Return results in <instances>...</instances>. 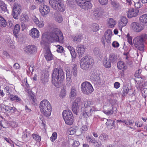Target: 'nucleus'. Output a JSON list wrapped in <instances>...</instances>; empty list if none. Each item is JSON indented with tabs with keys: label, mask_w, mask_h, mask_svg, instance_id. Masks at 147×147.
I'll return each mask as SVG.
<instances>
[{
	"label": "nucleus",
	"mask_w": 147,
	"mask_h": 147,
	"mask_svg": "<svg viewBox=\"0 0 147 147\" xmlns=\"http://www.w3.org/2000/svg\"><path fill=\"white\" fill-rule=\"evenodd\" d=\"M108 0H98L99 3L102 5H106L108 3Z\"/></svg>",
	"instance_id": "nucleus-56"
},
{
	"label": "nucleus",
	"mask_w": 147,
	"mask_h": 147,
	"mask_svg": "<svg viewBox=\"0 0 147 147\" xmlns=\"http://www.w3.org/2000/svg\"><path fill=\"white\" fill-rule=\"evenodd\" d=\"M120 84L118 82H115L114 84V87L116 89L118 88L120 86Z\"/></svg>",
	"instance_id": "nucleus-64"
},
{
	"label": "nucleus",
	"mask_w": 147,
	"mask_h": 147,
	"mask_svg": "<svg viewBox=\"0 0 147 147\" xmlns=\"http://www.w3.org/2000/svg\"><path fill=\"white\" fill-rule=\"evenodd\" d=\"M93 102L88 100H86L83 102L81 106V111L83 115L86 119L88 118L91 115L93 112L96 111V108L93 106Z\"/></svg>",
	"instance_id": "nucleus-2"
},
{
	"label": "nucleus",
	"mask_w": 147,
	"mask_h": 147,
	"mask_svg": "<svg viewBox=\"0 0 147 147\" xmlns=\"http://www.w3.org/2000/svg\"><path fill=\"white\" fill-rule=\"evenodd\" d=\"M99 138L102 141H104L105 140H107L108 138V136L105 134L103 133L100 134L99 137Z\"/></svg>",
	"instance_id": "nucleus-43"
},
{
	"label": "nucleus",
	"mask_w": 147,
	"mask_h": 147,
	"mask_svg": "<svg viewBox=\"0 0 147 147\" xmlns=\"http://www.w3.org/2000/svg\"><path fill=\"white\" fill-rule=\"evenodd\" d=\"M62 115L66 124L71 125L73 124L74 117L70 110H66L63 111L62 113Z\"/></svg>",
	"instance_id": "nucleus-7"
},
{
	"label": "nucleus",
	"mask_w": 147,
	"mask_h": 147,
	"mask_svg": "<svg viewBox=\"0 0 147 147\" xmlns=\"http://www.w3.org/2000/svg\"><path fill=\"white\" fill-rule=\"evenodd\" d=\"M134 5L136 8L138 9L141 7L142 5L140 2H138L136 3H134Z\"/></svg>",
	"instance_id": "nucleus-58"
},
{
	"label": "nucleus",
	"mask_w": 147,
	"mask_h": 147,
	"mask_svg": "<svg viewBox=\"0 0 147 147\" xmlns=\"http://www.w3.org/2000/svg\"><path fill=\"white\" fill-rule=\"evenodd\" d=\"M4 91L8 95L12 92L11 89L8 86H6L4 88Z\"/></svg>",
	"instance_id": "nucleus-48"
},
{
	"label": "nucleus",
	"mask_w": 147,
	"mask_h": 147,
	"mask_svg": "<svg viewBox=\"0 0 147 147\" xmlns=\"http://www.w3.org/2000/svg\"><path fill=\"white\" fill-rule=\"evenodd\" d=\"M70 52L72 57L73 58H75L76 56V54L75 50L74 49V51H72Z\"/></svg>",
	"instance_id": "nucleus-63"
},
{
	"label": "nucleus",
	"mask_w": 147,
	"mask_h": 147,
	"mask_svg": "<svg viewBox=\"0 0 147 147\" xmlns=\"http://www.w3.org/2000/svg\"><path fill=\"white\" fill-rule=\"evenodd\" d=\"M54 17L55 20L59 23L63 21V18L61 14L58 12L54 13Z\"/></svg>",
	"instance_id": "nucleus-29"
},
{
	"label": "nucleus",
	"mask_w": 147,
	"mask_h": 147,
	"mask_svg": "<svg viewBox=\"0 0 147 147\" xmlns=\"http://www.w3.org/2000/svg\"><path fill=\"white\" fill-rule=\"evenodd\" d=\"M73 102L80 106L82 103L81 98L79 97H77Z\"/></svg>",
	"instance_id": "nucleus-45"
},
{
	"label": "nucleus",
	"mask_w": 147,
	"mask_h": 147,
	"mask_svg": "<svg viewBox=\"0 0 147 147\" xmlns=\"http://www.w3.org/2000/svg\"><path fill=\"white\" fill-rule=\"evenodd\" d=\"M138 13L137 10H134L132 9H130L127 13V16L128 18H131L133 17H136Z\"/></svg>",
	"instance_id": "nucleus-20"
},
{
	"label": "nucleus",
	"mask_w": 147,
	"mask_h": 147,
	"mask_svg": "<svg viewBox=\"0 0 147 147\" xmlns=\"http://www.w3.org/2000/svg\"><path fill=\"white\" fill-rule=\"evenodd\" d=\"M37 49L36 46L33 45L26 46L24 48V52L26 54L30 55L36 52Z\"/></svg>",
	"instance_id": "nucleus-11"
},
{
	"label": "nucleus",
	"mask_w": 147,
	"mask_h": 147,
	"mask_svg": "<svg viewBox=\"0 0 147 147\" xmlns=\"http://www.w3.org/2000/svg\"><path fill=\"white\" fill-rule=\"evenodd\" d=\"M64 78V74L61 68H55L52 75V82L54 85L57 88L60 87L62 85Z\"/></svg>",
	"instance_id": "nucleus-1"
},
{
	"label": "nucleus",
	"mask_w": 147,
	"mask_h": 147,
	"mask_svg": "<svg viewBox=\"0 0 147 147\" xmlns=\"http://www.w3.org/2000/svg\"><path fill=\"white\" fill-rule=\"evenodd\" d=\"M49 3L51 7L55 10L61 12L65 11V7L60 0H50Z\"/></svg>",
	"instance_id": "nucleus-8"
},
{
	"label": "nucleus",
	"mask_w": 147,
	"mask_h": 147,
	"mask_svg": "<svg viewBox=\"0 0 147 147\" xmlns=\"http://www.w3.org/2000/svg\"><path fill=\"white\" fill-rule=\"evenodd\" d=\"M76 51L80 57H81L85 52V48L83 45L80 44L78 45L76 48Z\"/></svg>",
	"instance_id": "nucleus-14"
},
{
	"label": "nucleus",
	"mask_w": 147,
	"mask_h": 147,
	"mask_svg": "<svg viewBox=\"0 0 147 147\" xmlns=\"http://www.w3.org/2000/svg\"><path fill=\"white\" fill-rule=\"evenodd\" d=\"M34 21L36 25L40 28L42 27L44 25V22L42 21H39L36 17L34 19Z\"/></svg>",
	"instance_id": "nucleus-34"
},
{
	"label": "nucleus",
	"mask_w": 147,
	"mask_h": 147,
	"mask_svg": "<svg viewBox=\"0 0 147 147\" xmlns=\"http://www.w3.org/2000/svg\"><path fill=\"white\" fill-rule=\"evenodd\" d=\"M7 22L3 18V20H2L0 22V27H5L7 25Z\"/></svg>",
	"instance_id": "nucleus-49"
},
{
	"label": "nucleus",
	"mask_w": 147,
	"mask_h": 147,
	"mask_svg": "<svg viewBox=\"0 0 147 147\" xmlns=\"http://www.w3.org/2000/svg\"><path fill=\"white\" fill-rule=\"evenodd\" d=\"M66 94L65 90L64 89H62L60 92V96L62 98H63L65 96Z\"/></svg>",
	"instance_id": "nucleus-51"
},
{
	"label": "nucleus",
	"mask_w": 147,
	"mask_h": 147,
	"mask_svg": "<svg viewBox=\"0 0 147 147\" xmlns=\"http://www.w3.org/2000/svg\"><path fill=\"white\" fill-rule=\"evenodd\" d=\"M147 40V34L143 33L136 37L133 40V43L136 47L138 50L143 51L144 50V43Z\"/></svg>",
	"instance_id": "nucleus-3"
},
{
	"label": "nucleus",
	"mask_w": 147,
	"mask_h": 147,
	"mask_svg": "<svg viewBox=\"0 0 147 147\" xmlns=\"http://www.w3.org/2000/svg\"><path fill=\"white\" fill-rule=\"evenodd\" d=\"M11 107L8 105L4 106L3 107V109L5 110L6 112L9 113Z\"/></svg>",
	"instance_id": "nucleus-57"
},
{
	"label": "nucleus",
	"mask_w": 147,
	"mask_h": 147,
	"mask_svg": "<svg viewBox=\"0 0 147 147\" xmlns=\"http://www.w3.org/2000/svg\"><path fill=\"white\" fill-rule=\"evenodd\" d=\"M80 63L82 69L87 70L92 67L93 65V59L89 56H86L81 59Z\"/></svg>",
	"instance_id": "nucleus-6"
},
{
	"label": "nucleus",
	"mask_w": 147,
	"mask_h": 147,
	"mask_svg": "<svg viewBox=\"0 0 147 147\" xmlns=\"http://www.w3.org/2000/svg\"><path fill=\"white\" fill-rule=\"evenodd\" d=\"M36 3L38 5H42L44 4L45 0H35Z\"/></svg>",
	"instance_id": "nucleus-62"
},
{
	"label": "nucleus",
	"mask_w": 147,
	"mask_h": 147,
	"mask_svg": "<svg viewBox=\"0 0 147 147\" xmlns=\"http://www.w3.org/2000/svg\"><path fill=\"white\" fill-rule=\"evenodd\" d=\"M79 142L77 141H74L73 144H72L73 147H78L80 145Z\"/></svg>",
	"instance_id": "nucleus-60"
},
{
	"label": "nucleus",
	"mask_w": 147,
	"mask_h": 147,
	"mask_svg": "<svg viewBox=\"0 0 147 147\" xmlns=\"http://www.w3.org/2000/svg\"><path fill=\"white\" fill-rule=\"evenodd\" d=\"M49 37L46 36L49 40L55 42H59L60 43L63 42V36L61 31L58 28H54L49 34Z\"/></svg>",
	"instance_id": "nucleus-4"
},
{
	"label": "nucleus",
	"mask_w": 147,
	"mask_h": 147,
	"mask_svg": "<svg viewBox=\"0 0 147 147\" xmlns=\"http://www.w3.org/2000/svg\"><path fill=\"white\" fill-rule=\"evenodd\" d=\"M132 30L136 32H140L144 28V26L136 22H133L131 25Z\"/></svg>",
	"instance_id": "nucleus-12"
},
{
	"label": "nucleus",
	"mask_w": 147,
	"mask_h": 147,
	"mask_svg": "<svg viewBox=\"0 0 147 147\" xmlns=\"http://www.w3.org/2000/svg\"><path fill=\"white\" fill-rule=\"evenodd\" d=\"M99 29L98 25L96 24H94L92 27V29L93 32H96L98 31Z\"/></svg>",
	"instance_id": "nucleus-47"
},
{
	"label": "nucleus",
	"mask_w": 147,
	"mask_h": 147,
	"mask_svg": "<svg viewBox=\"0 0 147 147\" xmlns=\"http://www.w3.org/2000/svg\"><path fill=\"white\" fill-rule=\"evenodd\" d=\"M21 7L20 4L14 3L13 6L12 15L14 18L18 19L21 12Z\"/></svg>",
	"instance_id": "nucleus-10"
},
{
	"label": "nucleus",
	"mask_w": 147,
	"mask_h": 147,
	"mask_svg": "<svg viewBox=\"0 0 147 147\" xmlns=\"http://www.w3.org/2000/svg\"><path fill=\"white\" fill-rule=\"evenodd\" d=\"M123 90L122 91L123 94L124 95H125L128 93L129 91V89L128 87L125 86H124L123 87Z\"/></svg>",
	"instance_id": "nucleus-46"
},
{
	"label": "nucleus",
	"mask_w": 147,
	"mask_h": 147,
	"mask_svg": "<svg viewBox=\"0 0 147 147\" xmlns=\"http://www.w3.org/2000/svg\"><path fill=\"white\" fill-rule=\"evenodd\" d=\"M30 35L33 38H38L39 36V32L37 29L33 28L31 30Z\"/></svg>",
	"instance_id": "nucleus-22"
},
{
	"label": "nucleus",
	"mask_w": 147,
	"mask_h": 147,
	"mask_svg": "<svg viewBox=\"0 0 147 147\" xmlns=\"http://www.w3.org/2000/svg\"><path fill=\"white\" fill-rule=\"evenodd\" d=\"M117 55L116 54L112 53L110 55L109 60L112 63H116L117 60Z\"/></svg>",
	"instance_id": "nucleus-32"
},
{
	"label": "nucleus",
	"mask_w": 147,
	"mask_h": 147,
	"mask_svg": "<svg viewBox=\"0 0 147 147\" xmlns=\"http://www.w3.org/2000/svg\"><path fill=\"white\" fill-rule=\"evenodd\" d=\"M87 140L89 143H91L96 146H98V142L95 140V139L93 137L88 136L86 137Z\"/></svg>",
	"instance_id": "nucleus-28"
},
{
	"label": "nucleus",
	"mask_w": 147,
	"mask_h": 147,
	"mask_svg": "<svg viewBox=\"0 0 147 147\" xmlns=\"http://www.w3.org/2000/svg\"><path fill=\"white\" fill-rule=\"evenodd\" d=\"M0 9L3 11H5L6 9V5L5 3L3 1L0 0Z\"/></svg>",
	"instance_id": "nucleus-42"
},
{
	"label": "nucleus",
	"mask_w": 147,
	"mask_h": 147,
	"mask_svg": "<svg viewBox=\"0 0 147 147\" xmlns=\"http://www.w3.org/2000/svg\"><path fill=\"white\" fill-rule=\"evenodd\" d=\"M17 112V115H19L20 114V113L18 112L17 109L14 107H11L9 113H11L12 115H14L15 113Z\"/></svg>",
	"instance_id": "nucleus-39"
},
{
	"label": "nucleus",
	"mask_w": 147,
	"mask_h": 147,
	"mask_svg": "<svg viewBox=\"0 0 147 147\" xmlns=\"http://www.w3.org/2000/svg\"><path fill=\"white\" fill-rule=\"evenodd\" d=\"M86 0H76V1L78 5L80 6Z\"/></svg>",
	"instance_id": "nucleus-59"
},
{
	"label": "nucleus",
	"mask_w": 147,
	"mask_h": 147,
	"mask_svg": "<svg viewBox=\"0 0 147 147\" xmlns=\"http://www.w3.org/2000/svg\"><path fill=\"white\" fill-rule=\"evenodd\" d=\"M79 106L73 102L72 104V109L73 113L77 115L78 113Z\"/></svg>",
	"instance_id": "nucleus-33"
},
{
	"label": "nucleus",
	"mask_w": 147,
	"mask_h": 147,
	"mask_svg": "<svg viewBox=\"0 0 147 147\" xmlns=\"http://www.w3.org/2000/svg\"><path fill=\"white\" fill-rule=\"evenodd\" d=\"M112 45V46L115 48L118 47L119 45V43L116 41H114L113 42Z\"/></svg>",
	"instance_id": "nucleus-61"
},
{
	"label": "nucleus",
	"mask_w": 147,
	"mask_h": 147,
	"mask_svg": "<svg viewBox=\"0 0 147 147\" xmlns=\"http://www.w3.org/2000/svg\"><path fill=\"white\" fill-rule=\"evenodd\" d=\"M127 37L128 42L130 45H133L132 42V37L130 36L129 34H128L127 35Z\"/></svg>",
	"instance_id": "nucleus-55"
},
{
	"label": "nucleus",
	"mask_w": 147,
	"mask_h": 147,
	"mask_svg": "<svg viewBox=\"0 0 147 147\" xmlns=\"http://www.w3.org/2000/svg\"><path fill=\"white\" fill-rule=\"evenodd\" d=\"M117 66L118 69H127V67L125 66V63L122 61H120L118 62Z\"/></svg>",
	"instance_id": "nucleus-35"
},
{
	"label": "nucleus",
	"mask_w": 147,
	"mask_h": 147,
	"mask_svg": "<svg viewBox=\"0 0 147 147\" xmlns=\"http://www.w3.org/2000/svg\"><path fill=\"white\" fill-rule=\"evenodd\" d=\"M90 1H85L80 6L82 8L85 10L88 11L91 9L92 7V4L90 3Z\"/></svg>",
	"instance_id": "nucleus-18"
},
{
	"label": "nucleus",
	"mask_w": 147,
	"mask_h": 147,
	"mask_svg": "<svg viewBox=\"0 0 147 147\" xmlns=\"http://www.w3.org/2000/svg\"><path fill=\"white\" fill-rule=\"evenodd\" d=\"M103 112L108 116H110L113 113H116L117 112V108L113 106V105L111 108H109L107 110H103Z\"/></svg>",
	"instance_id": "nucleus-16"
},
{
	"label": "nucleus",
	"mask_w": 147,
	"mask_h": 147,
	"mask_svg": "<svg viewBox=\"0 0 147 147\" xmlns=\"http://www.w3.org/2000/svg\"><path fill=\"white\" fill-rule=\"evenodd\" d=\"M57 134L56 132L53 133L52 136L50 138V140L51 142H54L56 139L57 138Z\"/></svg>",
	"instance_id": "nucleus-50"
},
{
	"label": "nucleus",
	"mask_w": 147,
	"mask_h": 147,
	"mask_svg": "<svg viewBox=\"0 0 147 147\" xmlns=\"http://www.w3.org/2000/svg\"><path fill=\"white\" fill-rule=\"evenodd\" d=\"M46 53L45 57L46 60L48 61L52 60L53 59L52 55L50 50V48L49 46H47L45 48Z\"/></svg>",
	"instance_id": "nucleus-15"
},
{
	"label": "nucleus",
	"mask_w": 147,
	"mask_h": 147,
	"mask_svg": "<svg viewBox=\"0 0 147 147\" xmlns=\"http://www.w3.org/2000/svg\"><path fill=\"white\" fill-rule=\"evenodd\" d=\"M82 36L80 34H76L72 38L73 40L76 43L80 42L82 39Z\"/></svg>",
	"instance_id": "nucleus-27"
},
{
	"label": "nucleus",
	"mask_w": 147,
	"mask_h": 147,
	"mask_svg": "<svg viewBox=\"0 0 147 147\" xmlns=\"http://www.w3.org/2000/svg\"><path fill=\"white\" fill-rule=\"evenodd\" d=\"M73 66L72 69L73 74L75 77H76L77 74V67L76 64H74Z\"/></svg>",
	"instance_id": "nucleus-44"
},
{
	"label": "nucleus",
	"mask_w": 147,
	"mask_h": 147,
	"mask_svg": "<svg viewBox=\"0 0 147 147\" xmlns=\"http://www.w3.org/2000/svg\"><path fill=\"white\" fill-rule=\"evenodd\" d=\"M88 130L87 127L86 125L83 126L80 129V131L82 133H84Z\"/></svg>",
	"instance_id": "nucleus-52"
},
{
	"label": "nucleus",
	"mask_w": 147,
	"mask_h": 147,
	"mask_svg": "<svg viewBox=\"0 0 147 147\" xmlns=\"http://www.w3.org/2000/svg\"><path fill=\"white\" fill-rule=\"evenodd\" d=\"M107 121L106 123V124L107 125L113 126L115 127L114 121L111 119H107Z\"/></svg>",
	"instance_id": "nucleus-41"
},
{
	"label": "nucleus",
	"mask_w": 147,
	"mask_h": 147,
	"mask_svg": "<svg viewBox=\"0 0 147 147\" xmlns=\"http://www.w3.org/2000/svg\"><path fill=\"white\" fill-rule=\"evenodd\" d=\"M103 65L104 66L107 68H109L111 67V62L109 60H108L107 58L105 59V61L103 62Z\"/></svg>",
	"instance_id": "nucleus-40"
},
{
	"label": "nucleus",
	"mask_w": 147,
	"mask_h": 147,
	"mask_svg": "<svg viewBox=\"0 0 147 147\" xmlns=\"http://www.w3.org/2000/svg\"><path fill=\"white\" fill-rule=\"evenodd\" d=\"M42 6H40L39 7V10L41 14L44 17H45L46 15L50 12V9L49 6L47 5H42Z\"/></svg>",
	"instance_id": "nucleus-13"
},
{
	"label": "nucleus",
	"mask_w": 147,
	"mask_h": 147,
	"mask_svg": "<svg viewBox=\"0 0 147 147\" xmlns=\"http://www.w3.org/2000/svg\"><path fill=\"white\" fill-rule=\"evenodd\" d=\"M39 107L41 113L45 116L48 117L51 115V106L47 100L44 99L41 101L39 105Z\"/></svg>",
	"instance_id": "nucleus-5"
},
{
	"label": "nucleus",
	"mask_w": 147,
	"mask_h": 147,
	"mask_svg": "<svg viewBox=\"0 0 147 147\" xmlns=\"http://www.w3.org/2000/svg\"><path fill=\"white\" fill-rule=\"evenodd\" d=\"M102 13L101 9L99 8H95L94 9L93 14L96 18L100 17Z\"/></svg>",
	"instance_id": "nucleus-25"
},
{
	"label": "nucleus",
	"mask_w": 147,
	"mask_h": 147,
	"mask_svg": "<svg viewBox=\"0 0 147 147\" xmlns=\"http://www.w3.org/2000/svg\"><path fill=\"white\" fill-rule=\"evenodd\" d=\"M116 24V21L113 19L110 18L108 19L107 24L109 27H113Z\"/></svg>",
	"instance_id": "nucleus-26"
},
{
	"label": "nucleus",
	"mask_w": 147,
	"mask_h": 147,
	"mask_svg": "<svg viewBox=\"0 0 147 147\" xmlns=\"http://www.w3.org/2000/svg\"><path fill=\"white\" fill-rule=\"evenodd\" d=\"M142 71L141 69H139L136 72L135 74V76L136 77L139 78L140 77V75Z\"/></svg>",
	"instance_id": "nucleus-54"
},
{
	"label": "nucleus",
	"mask_w": 147,
	"mask_h": 147,
	"mask_svg": "<svg viewBox=\"0 0 147 147\" xmlns=\"http://www.w3.org/2000/svg\"><path fill=\"white\" fill-rule=\"evenodd\" d=\"M140 23L143 25H147V14H143L139 18Z\"/></svg>",
	"instance_id": "nucleus-24"
},
{
	"label": "nucleus",
	"mask_w": 147,
	"mask_h": 147,
	"mask_svg": "<svg viewBox=\"0 0 147 147\" xmlns=\"http://www.w3.org/2000/svg\"><path fill=\"white\" fill-rule=\"evenodd\" d=\"M81 88L82 92L86 95L91 94L94 90L91 84L88 82H83L81 84Z\"/></svg>",
	"instance_id": "nucleus-9"
},
{
	"label": "nucleus",
	"mask_w": 147,
	"mask_h": 147,
	"mask_svg": "<svg viewBox=\"0 0 147 147\" xmlns=\"http://www.w3.org/2000/svg\"><path fill=\"white\" fill-rule=\"evenodd\" d=\"M77 91L76 88L74 86L71 87V92L70 95L71 97H74L76 95Z\"/></svg>",
	"instance_id": "nucleus-38"
},
{
	"label": "nucleus",
	"mask_w": 147,
	"mask_h": 147,
	"mask_svg": "<svg viewBox=\"0 0 147 147\" xmlns=\"http://www.w3.org/2000/svg\"><path fill=\"white\" fill-rule=\"evenodd\" d=\"M57 52L61 53L63 52L64 49L62 46L60 45H57Z\"/></svg>",
	"instance_id": "nucleus-53"
},
{
	"label": "nucleus",
	"mask_w": 147,
	"mask_h": 147,
	"mask_svg": "<svg viewBox=\"0 0 147 147\" xmlns=\"http://www.w3.org/2000/svg\"><path fill=\"white\" fill-rule=\"evenodd\" d=\"M112 31L110 29L107 30L105 33L104 36L105 39L108 43L111 42L112 34Z\"/></svg>",
	"instance_id": "nucleus-19"
},
{
	"label": "nucleus",
	"mask_w": 147,
	"mask_h": 147,
	"mask_svg": "<svg viewBox=\"0 0 147 147\" xmlns=\"http://www.w3.org/2000/svg\"><path fill=\"white\" fill-rule=\"evenodd\" d=\"M128 22L127 19L125 17H122L119 22V26L120 28L122 29V27L126 26Z\"/></svg>",
	"instance_id": "nucleus-21"
},
{
	"label": "nucleus",
	"mask_w": 147,
	"mask_h": 147,
	"mask_svg": "<svg viewBox=\"0 0 147 147\" xmlns=\"http://www.w3.org/2000/svg\"><path fill=\"white\" fill-rule=\"evenodd\" d=\"M9 98V100L12 101H14L15 102L19 103H21L22 101L21 99L17 95H10Z\"/></svg>",
	"instance_id": "nucleus-23"
},
{
	"label": "nucleus",
	"mask_w": 147,
	"mask_h": 147,
	"mask_svg": "<svg viewBox=\"0 0 147 147\" xmlns=\"http://www.w3.org/2000/svg\"><path fill=\"white\" fill-rule=\"evenodd\" d=\"M66 83L67 85L70 86L72 80L71 79V72H70L69 70H67L66 71Z\"/></svg>",
	"instance_id": "nucleus-17"
},
{
	"label": "nucleus",
	"mask_w": 147,
	"mask_h": 147,
	"mask_svg": "<svg viewBox=\"0 0 147 147\" xmlns=\"http://www.w3.org/2000/svg\"><path fill=\"white\" fill-rule=\"evenodd\" d=\"M20 19L22 23L27 22L29 20L28 16L26 14H24L21 16Z\"/></svg>",
	"instance_id": "nucleus-37"
},
{
	"label": "nucleus",
	"mask_w": 147,
	"mask_h": 147,
	"mask_svg": "<svg viewBox=\"0 0 147 147\" xmlns=\"http://www.w3.org/2000/svg\"><path fill=\"white\" fill-rule=\"evenodd\" d=\"M30 133L27 131V129H26L23 132L22 138L24 141H26L28 140V138L30 137Z\"/></svg>",
	"instance_id": "nucleus-30"
},
{
	"label": "nucleus",
	"mask_w": 147,
	"mask_h": 147,
	"mask_svg": "<svg viewBox=\"0 0 147 147\" xmlns=\"http://www.w3.org/2000/svg\"><path fill=\"white\" fill-rule=\"evenodd\" d=\"M110 3L114 9H118L119 8V3L115 0H111Z\"/></svg>",
	"instance_id": "nucleus-31"
},
{
	"label": "nucleus",
	"mask_w": 147,
	"mask_h": 147,
	"mask_svg": "<svg viewBox=\"0 0 147 147\" xmlns=\"http://www.w3.org/2000/svg\"><path fill=\"white\" fill-rule=\"evenodd\" d=\"M20 29L19 25L17 24L14 26V29L13 30V33L15 36L17 37V34L19 32Z\"/></svg>",
	"instance_id": "nucleus-36"
}]
</instances>
